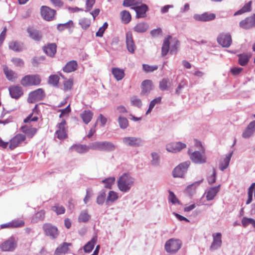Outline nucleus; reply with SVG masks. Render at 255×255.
Listing matches in <instances>:
<instances>
[{
	"label": "nucleus",
	"mask_w": 255,
	"mask_h": 255,
	"mask_svg": "<svg viewBox=\"0 0 255 255\" xmlns=\"http://www.w3.org/2000/svg\"><path fill=\"white\" fill-rule=\"evenodd\" d=\"M135 179L129 173H124L117 180L119 190L124 193L128 192L134 186Z\"/></svg>",
	"instance_id": "1"
},
{
	"label": "nucleus",
	"mask_w": 255,
	"mask_h": 255,
	"mask_svg": "<svg viewBox=\"0 0 255 255\" xmlns=\"http://www.w3.org/2000/svg\"><path fill=\"white\" fill-rule=\"evenodd\" d=\"M91 149L111 152L117 148V146L110 141H95L90 143Z\"/></svg>",
	"instance_id": "2"
},
{
	"label": "nucleus",
	"mask_w": 255,
	"mask_h": 255,
	"mask_svg": "<svg viewBox=\"0 0 255 255\" xmlns=\"http://www.w3.org/2000/svg\"><path fill=\"white\" fill-rule=\"evenodd\" d=\"M188 154L191 160L195 164H204L207 161V157L205 154L204 148L200 150H195L189 148L188 150Z\"/></svg>",
	"instance_id": "3"
},
{
	"label": "nucleus",
	"mask_w": 255,
	"mask_h": 255,
	"mask_svg": "<svg viewBox=\"0 0 255 255\" xmlns=\"http://www.w3.org/2000/svg\"><path fill=\"white\" fill-rule=\"evenodd\" d=\"M181 242L179 240L171 239L168 240L165 245V249L167 253L174 254L181 248Z\"/></svg>",
	"instance_id": "4"
},
{
	"label": "nucleus",
	"mask_w": 255,
	"mask_h": 255,
	"mask_svg": "<svg viewBox=\"0 0 255 255\" xmlns=\"http://www.w3.org/2000/svg\"><path fill=\"white\" fill-rule=\"evenodd\" d=\"M122 141L125 145L132 147L142 146L144 143V141L141 138L134 136L124 137Z\"/></svg>",
	"instance_id": "5"
},
{
	"label": "nucleus",
	"mask_w": 255,
	"mask_h": 255,
	"mask_svg": "<svg viewBox=\"0 0 255 255\" xmlns=\"http://www.w3.org/2000/svg\"><path fill=\"white\" fill-rule=\"evenodd\" d=\"M41 82V79L38 75H28L24 76L21 81V84L23 86L38 85Z\"/></svg>",
	"instance_id": "6"
},
{
	"label": "nucleus",
	"mask_w": 255,
	"mask_h": 255,
	"mask_svg": "<svg viewBox=\"0 0 255 255\" xmlns=\"http://www.w3.org/2000/svg\"><path fill=\"white\" fill-rule=\"evenodd\" d=\"M17 247V241L11 237L0 244V249L3 252H12Z\"/></svg>",
	"instance_id": "7"
},
{
	"label": "nucleus",
	"mask_w": 255,
	"mask_h": 255,
	"mask_svg": "<svg viewBox=\"0 0 255 255\" xmlns=\"http://www.w3.org/2000/svg\"><path fill=\"white\" fill-rule=\"evenodd\" d=\"M42 229L45 235L50 237L51 239L56 238L59 235L57 228L51 223L44 224Z\"/></svg>",
	"instance_id": "8"
},
{
	"label": "nucleus",
	"mask_w": 255,
	"mask_h": 255,
	"mask_svg": "<svg viewBox=\"0 0 255 255\" xmlns=\"http://www.w3.org/2000/svg\"><path fill=\"white\" fill-rule=\"evenodd\" d=\"M190 165L189 161H186L176 166L173 171L174 177H183Z\"/></svg>",
	"instance_id": "9"
},
{
	"label": "nucleus",
	"mask_w": 255,
	"mask_h": 255,
	"mask_svg": "<svg viewBox=\"0 0 255 255\" xmlns=\"http://www.w3.org/2000/svg\"><path fill=\"white\" fill-rule=\"evenodd\" d=\"M45 94L43 90L39 88L29 93L27 101L29 103H34L43 100Z\"/></svg>",
	"instance_id": "10"
},
{
	"label": "nucleus",
	"mask_w": 255,
	"mask_h": 255,
	"mask_svg": "<svg viewBox=\"0 0 255 255\" xmlns=\"http://www.w3.org/2000/svg\"><path fill=\"white\" fill-rule=\"evenodd\" d=\"M213 242L209 247L211 251H214L220 249L222 245V234L220 233H215L212 235Z\"/></svg>",
	"instance_id": "11"
},
{
	"label": "nucleus",
	"mask_w": 255,
	"mask_h": 255,
	"mask_svg": "<svg viewBox=\"0 0 255 255\" xmlns=\"http://www.w3.org/2000/svg\"><path fill=\"white\" fill-rule=\"evenodd\" d=\"M217 41L223 47L228 48L230 47L232 42L231 35L228 33H221L218 36Z\"/></svg>",
	"instance_id": "12"
},
{
	"label": "nucleus",
	"mask_w": 255,
	"mask_h": 255,
	"mask_svg": "<svg viewBox=\"0 0 255 255\" xmlns=\"http://www.w3.org/2000/svg\"><path fill=\"white\" fill-rule=\"evenodd\" d=\"M186 147V144L181 142H176L167 144L166 146V149L168 152L176 153L180 151Z\"/></svg>",
	"instance_id": "13"
},
{
	"label": "nucleus",
	"mask_w": 255,
	"mask_h": 255,
	"mask_svg": "<svg viewBox=\"0 0 255 255\" xmlns=\"http://www.w3.org/2000/svg\"><path fill=\"white\" fill-rule=\"evenodd\" d=\"M240 27L245 29H249L255 26V14L248 17L241 21L239 23Z\"/></svg>",
	"instance_id": "14"
},
{
	"label": "nucleus",
	"mask_w": 255,
	"mask_h": 255,
	"mask_svg": "<svg viewBox=\"0 0 255 255\" xmlns=\"http://www.w3.org/2000/svg\"><path fill=\"white\" fill-rule=\"evenodd\" d=\"M55 10L46 6H42L41 8L42 17L47 21H50L54 18Z\"/></svg>",
	"instance_id": "15"
},
{
	"label": "nucleus",
	"mask_w": 255,
	"mask_h": 255,
	"mask_svg": "<svg viewBox=\"0 0 255 255\" xmlns=\"http://www.w3.org/2000/svg\"><path fill=\"white\" fill-rule=\"evenodd\" d=\"M25 139V135L22 134H17L13 137L9 142V148L12 150Z\"/></svg>",
	"instance_id": "16"
},
{
	"label": "nucleus",
	"mask_w": 255,
	"mask_h": 255,
	"mask_svg": "<svg viewBox=\"0 0 255 255\" xmlns=\"http://www.w3.org/2000/svg\"><path fill=\"white\" fill-rule=\"evenodd\" d=\"M216 15L212 13L205 12L201 14H196L193 16V18L198 21H208L214 19Z\"/></svg>",
	"instance_id": "17"
},
{
	"label": "nucleus",
	"mask_w": 255,
	"mask_h": 255,
	"mask_svg": "<svg viewBox=\"0 0 255 255\" xmlns=\"http://www.w3.org/2000/svg\"><path fill=\"white\" fill-rule=\"evenodd\" d=\"M141 95H147L153 89V85L151 81L149 80H144L141 85Z\"/></svg>",
	"instance_id": "18"
},
{
	"label": "nucleus",
	"mask_w": 255,
	"mask_h": 255,
	"mask_svg": "<svg viewBox=\"0 0 255 255\" xmlns=\"http://www.w3.org/2000/svg\"><path fill=\"white\" fill-rule=\"evenodd\" d=\"M126 44L128 51L130 53H133L135 49V45L133 40L132 33L130 31H128L126 33Z\"/></svg>",
	"instance_id": "19"
},
{
	"label": "nucleus",
	"mask_w": 255,
	"mask_h": 255,
	"mask_svg": "<svg viewBox=\"0 0 255 255\" xmlns=\"http://www.w3.org/2000/svg\"><path fill=\"white\" fill-rule=\"evenodd\" d=\"M136 13L137 18H142L146 16V12L148 9V6L145 4H142L139 6H136L131 7Z\"/></svg>",
	"instance_id": "20"
},
{
	"label": "nucleus",
	"mask_w": 255,
	"mask_h": 255,
	"mask_svg": "<svg viewBox=\"0 0 255 255\" xmlns=\"http://www.w3.org/2000/svg\"><path fill=\"white\" fill-rule=\"evenodd\" d=\"M8 90L9 94L12 98L17 99L23 94L22 89L19 86L10 87L9 88Z\"/></svg>",
	"instance_id": "21"
},
{
	"label": "nucleus",
	"mask_w": 255,
	"mask_h": 255,
	"mask_svg": "<svg viewBox=\"0 0 255 255\" xmlns=\"http://www.w3.org/2000/svg\"><path fill=\"white\" fill-rule=\"evenodd\" d=\"M56 45L55 43H49L43 48L44 52L49 56L54 57L56 52Z\"/></svg>",
	"instance_id": "22"
},
{
	"label": "nucleus",
	"mask_w": 255,
	"mask_h": 255,
	"mask_svg": "<svg viewBox=\"0 0 255 255\" xmlns=\"http://www.w3.org/2000/svg\"><path fill=\"white\" fill-rule=\"evenodd\" d=\"M66 122L63 120L58 125L59 129L56 131V134L57 138L62 139L66 138L67 134L65 129Z\"/></svg>",
	"instance_id": "23"
},
{
	"label": "nucleus",
	"mask_w": 255,
	"mask_h": 255,
	"mask_svg": "<svg viewBox=\"0 0 255 255\" xmlns=\"http://www.w3.org/2000/svg\"><path fill=\"white\" fill-rule=\"evenodd\" d=\"M232 154L233 152H230L226 154L224 159L220 160L219 168L221 171H224L228 167Z\"/></svg>",
	"instance_id": "24"
},
{
	"label": "nucleus",
	"mask_w": 255,
	"mask_h": 255,
	"mask_svg": "<svg viewBox=\"0 0 255 255\" xmlns=\"http://www.w3.org/2000/svg\"><path fill=\"white\" fill-rule=\"evenodd\" d=\"M220 185L210 188L206 192V199L208 201L212 200L220 190Z\"/></svg>",
	"instance_id": "25"
},
{
	"label": "nucleus",
	"mask_w": 255,
	"mask_h": 255,
	"mask_svg": "<svg viewBox=\"0 0 255 255\" xmlns=\"http://www.w3.org/2000/svg\"><path fill=\"white\" fill-rule=\"evenodd\" d=\"M78 64L75 60H71L66 63L63 68V70L66 73H70L77 70Z\"/></svg>",
	"instance_id": "26"
},
{
	"label": "nucleus",
	"mask_w": 255,
	"mask_h": 255,
	"mask_svg": "<svg viewBox=\"0 0 255 255\" xmlns=\"http://www.w3.org/2000/svg\"><path fill=\"white\" fill-rule=\"evenodd\" d=\"M27 31L29 34V37L35 41H39L42 38V35L40 33L32 27H28Z\"/></svg>",
	"instance_id": "27"
},
{
	"label": "nucleus",
	"mask_w": 255,
	"mask_h": 255,
	"mask_svg": "<svg viewBox=\"0 0 255 255\" xmlns=\"http://www.w3.org/2000/svg\"><path fill=\"white\" fill-rule=\"evenodd\" d=\"M93 116V113L90 110H85L81 114L80 117L83 120V122L85 124H89L92 120Z\"/></svg>",
	"instance_id": "28"
},
{
	"label": "nucleus",
	"mask_w": 255,
	"mask_h": 255,
	"mask_svg": "<svg viewBox=\"0 0 255 255\" xmlns=\"http://www.w3.org/2000/svg\"><path fill=\"white\" fill-rule=\"evenodd\" d=\"M70 246H71L70 243H63L56 249L55 254L56 255H61L67 253L69 250L68 247Z\"/></svg>",
	"instance_id": "29"
},
{
	"label": "nucleus",
	"mask_w": 255,
	"mask_h": 255,
	"mask_svg": "<svg viewBox=\"0 0 255 255\" xmlns=\"http://www.w3.org/2000/svg\"><path fill=\"white\" fill-rule=\"evenodd\" d=\"M72 148L73 150L79 153L87 152L89 151V149H91V147H90V144L88 145L84 144L75 145L72 146Z\"/></svg>",
	"instance_id": "30"
},
{
	"label": "nucleus",
	"mask_w": 255,
	"mask_h": 255,
	"mask_svg": "<svg viewBox=\"0 0 255 255\" xmlns=\"http://www.w3.org/2000/svg\"><path fill=\"white\" fill-rule=\"evenodd\" d=\"M91 218V215L89 214L87 210L82 211L78 217V221L79 223H86Z\"/></svg>",
	"instance_id": "31"
},
{
	"label": "nucleus",
	"mask_w": 255,
	"mask_h": 255,
	"mask_svg": "<svg viewBox=\"0 0 255 255\" xmlns=\"http://www.w3.org/2000/svg\"><path fill=\"white\" fill-rule=\"evenodd\" d=\"M112 72L117 81L121 80L125 76L124 70L119 68H113Z\"/></svg>",
	"instance_id": "32"
},
{
	"label": "nucleus",
	"mask_w": 255,
	"mask_h": 255,
	"mask_svg": "<svg viewBox=\"0 0 255 255\" xmlns=\"http://www.w3.org/2000/svg\"><path fill=\"white\" fill-rule=\"evenodd\" d=\"M21 128V131L30 138H31L35 134L37 131L36 128L29 127L27 126H22Z\"/></svg>",
	"instance_id": "33"
},
{
	"label": "nucleus",
	"mask_w": 255,
	"mask_h": 255,
	"mask_svg": "<svg viewBox=\"0 0 255 255\" xmlns=\"http://www.w3.org/2000/svg\"><path fill=\"white\" fill-rule=\"evenodd\" d=\"M8 46L9 49L16 52L21 51L23 49V43L16 41L9 42Z\"/></svg>",
	"instance_id": "34"
},
{
	"label": "nucleus",
	"mask_w": 255,
	"mask_h": 255,
	"mask_svg": "<svg viewBox=\"0 0 255 255\" xmlns=\"http://www.w3.org/2000/svg\"><path fill=\"white\" fill-rule=\"evenodd\" d=\"M149 26L147 23L140 22L137 23L133 28L134 31L138 33L145 32L148 28Z\"/></svg>",
	"instance_id": "35"
},
{
	"label": "nucleus",
	"mask_w": 255,
	"mask_h": 255,
	"mask_svg": "<svg viewBox=\"0 0 255 255\" xmlns=\"http://www.w3.org/2000/svg\"><path fill=\"white\" fill-rule=\"evenodd\" d=\"M97 237H94L91 241L88 242L83 247L85 252L90 253L93 249L97 242Z\"/></svg>",
	"instance_id": "36"
},
{
	"label": "nucleus",
	"mask_w": 255,
	"mask_h": 255,
	"mask_svg": "<svg viewBox=\"0 0 255 255\" xmlns=\"http://www.w3.org/2000/svg\"><path fill=\"white\" fill-rule=\"evenodd\" d=\"M202 180L193 183L189 185L186 189V192L189 196H192L196 191L197 187L202 182Z\"/></svg>",
	"instance_id": "37"
},
{
	"label": "nucleus",
	"mask_w": 255,
	"mask_h": 255,
	"mask_svg": "<svg viewBox=\"0 0 255 255\" xmlns=\"http://www.w3.org/2000/svg\"><path fill=\"white\" fill-rule=\"evenodd\" d=\"M119 125L121 128L126 129L128 126V119L122 116H119L118 119Z\"/></svg>",
	"instance_id": "38"
},
{
	"label": "nucleus",
	"mask_w": 255,
	"mask_h": 255,
	"mask_svg": "<svg viewBox=\"0 0 255 255\" xmlns=\"http://www.w3.org/2000/svg\"><path fill=\"white\" fill-rule=\"evenodd\" d=\"M115 181V178L114 177H110L103 180L102 182L104 184V187L105 188L111 189Z\"/></svg>",
	"instance_id": "39"
},
{
	"label": "nucleus",
	"mask_w": 255,
	"mask_h": 255,
	"mask_svg": "<svg viewBox=\"0 0 255 255\" xmlns=\"http://www.w3.org/2000/svg\"><path fill=\"white\" fill-rule=\"evenodd\" d=\"M122 20L124 23H128L131 20V15L129 12L127 10H123L121 12Z\"/></svg>",
	"instance_id": "40"
},
{
	"label": "nucleus",
	"mask_w": 255,
	"mask_h": 255,
	"mask_svg": "<svg viewBox=\"0 0 255 255\" xmlns=\"http://www.w3.org/2000/svg\"><path fill=\"white\" fill-rule=\"evenodd\" d=\"M59 79V77L57 75H52L49 77L48 83L54 87H58Z\"/></svg>",
	"instance_id": "41"
},
{
	"label": "nucleus",
	"mask_w": 255,
	"mask_h": 255,
	"mask_svg": "<svg viewBox=\"0 0 255 255\" xmlns=\"http://www.w3.org/2000/svg\"><path fill=\"white\" fill-rule=\"evenodd\" d=\"M170 41L169 38L164 39L162 47V55L165 56L169 50Z\"/></svg>",
	"instance_id": "42"
},
{
	"label": "nucleus",
	"mask_w": 255,
	"mask_h": 255,
	"mask_svg": "<svg viewBox=\"0 0 255 255\" xmlns=\"http://www.w3.org/2000/svg\"><path fill=\"white\" fill-rule=\"evenodd\" d=\"M45 217V212L41 210L36 213L35 216L32 218V222L34 223L38 222L39 221H42Z\"/></svg>",
	"instance_id": "43"
},
{
	"label": "nucleus",
	"mask_w": 255,
	"mask_h": 255,
	"mask_svg": "<svg viewBox=\"0 0 255 255\" xmlns=\"http://www.w3.org/2000/svg\"><path fill=\"white\" fill-rule=\"evenodd\" d=\"M161 98L159 97L152 100L149 106V108L146 112V115L149 114L153 109L156 104H159L161 102Z\"/></svg>",
	"instance_id": "44"
},
{
	"label": "nucleus",
	"mask_w": 255,
	"mask_h": 255,
	"mask_svg": "<svg viewBox=\"0 0 255 255\" xmlns=\"http://www.w3.org/2000/svg\"><path fill=\"white\" fill-rule=\"evenodd\" d=\"M152 159L151 163L153 166H157L159 165L160 157L159 154L156 152H152L151 154Z\"/></svg>",
	"instance_id": "45"
},
{
	"label": "nucleus",
	"mask_w": 255,
	"mask_h": 255,
	"mask_svg": "<svg viewBox=\"0 0 255 255\" xmlns=\"http://www.w3.org/2000/svg\"><path fill=\"white\" fill-rule=\"evenodd\" d=\"M79 24L83 29H87L91 25V20L87 18H82L79 20Z\"/></svg>",
	"instance_id": "46"
},
{
	"label": "nucleus",
	"mask_w": 255,
	"mask_h": 255,
	"mask_svg": "<svg viewBox=\"0 0 255 255\" xmlns=\"http://www.w3.org/2000/svg\"><path fill=\"white\" fill-rule=\"evenodd\" d=\"M251 8V1H249V2L247 3L241 9L236 11L234 15L241 14L244 12L249 11L250 10Z\"/></svg>",
	"instance_id": "47"
},
{
	"label": "nucleus",
	"mask_w": 255,
	"mask_h": 255,
	"mask_svg": "<svg viewBox=\"0 0 255 255\" xmlns=\"http://www.w3.org/2000/svg\"><path fill=\"white\" fill-rule=\"evenodd\" d=\"M249 61V57L246 54H240L239 55V63L241 66H245Z\"/></svg>",
	"instance_id": "48"
},
{
	"label": "nucleus",
	"mask_w": 255,
	"mask_h": 255,
	"mask_svg": "<svg viewBox=\"0 0 255 255\" xmlns=\"http://www.w3.org/2000/svg\"><path fill=\"white\" fill-rule=\"evenodd\" d=\"M242 224L244 227H247L249 225L251 224L255 228V220L252 218L243 217L242 220Z\"/></svg>",
	"instance_id": "49"
},
{
	"label": "nucleus",
	"mask_w": 255,
	"mask_h": 255,
	"mask_svg": "<svg viewBox=\"0 0 255 255\" xmlns=\"http://www.w3.org/2000/svg\"><path fill=\"white\" fill-rule=\"evenodd\" d=\"M169 84V80L168 79L164 78L159 83V88L161 91L167 90Z\"/></svg>",
	"instance_id": "50"
},
{
	"label": "nucleus",
	"mask_w": 255,
	"mask_h": 255,
	"mask_svg": "<svg viewBox=\"0 0 255 255\" xmlns=\"http://www.w3.org/2000/svg\"><path fill=\"white\" fill-rule=\"evenodd\" d=\"M131 104L137 108H140L142 106V102L140 99L137 98V96H132L130 98Z\"/></svg>",
	"instance_id": "51"
},
{
	"label": "nucleus",
	"mask_w": 255,
	"mask_h": 255,
	"mask_svg": "<svg viewBox=\"0 0 255 255\" xmlns=\"http://www.w3.org/2000/svg\"><path fill=\"white\" fill-rule=\"evenodd\" d=\"M118 198V196L117 193L114 191H110L109 192L108 196L107 198L106 202H113L117 200Z\"/></svg>",
	"instance_id": "52"
},
{
	"label": "nucleus",
	"mask_w": 255,
	"mask_h": 255,
	"mask_svg": "<svg viewBox=\"0 0 255 255\" xmlns=\"http://www.w3.org/2000/svg\"><path fill=\"white\" fill-rule=\"evenodd\" d=\"M3 71L8 80L12 81L16 77L15 73L13 71L10 70H8L7 68H4Z\"/></svg>",
	"instance_id": "53"
},
{
	"label": "nucleus",
	"mask_w": 255,
	"mask_h": 255,
	"mask_svg": "<svg viewBox=\"0 0 255 255\" xmlns=\"http://www.w3.org/2000/svg\"><path fill=\"white\" fill-rule=\"evenodd\" d=\"M51 209L53 211L56 212L57 215L63 214L65 212V208L62 206H59V205H56L52 206Z\"/></svg>",
	"instance_id": "54"
},
{
	"label": "nucleus",
	"mask_w": 255,
	"mask_h": 255,
	"mask_svg": "<svg viewBox=\"0 0 255 255\" xmlns=\"http://www.w3.org/2000/svg\"><path fill=\"white\" fill-rule=\"evenodd\" d=\"M142 0H124L123 2V5L124 6H130L131 5L140 4Z\"/></svg>",
	"instance_id": "55"
},
{
	"label": "nucleus",
	"mask_w": 255,
	"mask_h": 255,
	"mask_svg": "<svg viewBox=\"0 0 255 255\" xmlns=\"http://www.w3.org/2000/svg\"><path fill=\"white\" fill-rule=\"evenodd\" d=\"M108 23L107 22H105L103 26L99 28L98 31L96 33V36L97 37H102L103 36V34L104 33V32L106 30V29L108 28Z\"/></svg>",
	"instance_id": "56"
},
{
	"label": "nucleus",
	"mask_w": 255,
	"mask_h": 255,
	"mask_svg": "<svg viewBox=\"0 0 255 255\" xmlns=\"http://www.w3.org/2000/svg\"><path fill=\"white\" fill-rule=\"evenodd\" d=\"M73 84V81L72 79H68L64 81V90L65 91H69L71 89Z\"/></svg>",
	"instance_id": "57"
},
{
	"label": "nucleus",
	"mask_w": 255,
	"mask_h": 255,
	"mask_svg": "<svg viewBox=\"0 0 255 255\" xmlns=\"http://www.w3.org/2000/svg\"><path fill=\"white\" fill-rule=\"evenodd\" d=\"M143 70L146 72H153L158 69L157 65H152L150 66L147 64H143L142 65Z\"/></svg>",
	"instance_id": "58"
},
{
	"label": "nucleus",
	"mask_w": 255,
	"mask_h": 255,
	"mask_svg": "<svg viewBox=\"0 0 255 255\" xmlns=\"http://www.w3.org/2000/svg\"><path fill=\"white\" fill-rule=\"evenodd\" d=\"M12 228H18L24 226V222L21 220H14L10 222Z\"/></svg>",
	"instance_id": "59"
},
{
	"label": "nucleus",
	"mask_w": 255,
	"mask_h": 255,
	"mask_svg": "<svg viewBox=\"0 0 255 255\" xmlns=\"http://www.w3.org/2000/svg\"><path fill=\"white\" fill-rule=\"evenodd\" d=\"M106 193L104 191L100 192L97 198V203L99 205H102L105 201Z\"/></svg>",
	"instance_id": "60"
},
{
	"label": "nucleus",
	"mask_w": 255,
	"mask_h": 255,
	"mask_svg": "<svg viewBox=\"0 0 255 255\" xmlns=\"http://www.w3.org/2000/svg\"><path fill=\"white\" fill-rule=\"evenodd\" d=\"M169 197L168 200L170 202H171L173 204H175L176 203H179V201L178 199L176 198V196L174 194L173 192L170 190H169Z\"/></svg>",
	"instance_id": "61"
},
{
	"label": "nucleus",
	"mask_w": 255,
	"mask_h": 255,
	"mask_svg": "<svg viewBox=\"0 0 255 255\" xmlns=\"http://www.w3.org/2000/svg\"><path fill=\"white\" fill-rule=\"evenodd\" d=\"M187 85V81L185 80H183L178 85L177 89H176V94L179 95L181 93V91L185 86Z\"/></svg>",
	"instance_id": "62"
},
{
	"label": "nucleus",
	"mask_w": 255,
	"mask_h": 255,
	"mask_svg": "<svg viewBox=\"0 0 255 255\" xmlns=\"http://www.w3.org/2000/svg\"><path fill=\"white\" fill-rule=\"evenodd\" d=\"M174 44L171 45L170 49V53L171 54H175L176 53L179 45V41L177 40L174 39Z\"/></svg>",
	"instance_id": "63"
},
{
	"label": "nucleus",
	"mask_w": 255,
	"mask_h": 255,
	"mask_svg": "<svg viewBox=\"0 0 255 255\" xmlns=\"http://www.w3.org/2000/svg\"><path fill=\"white\" fill-rule=\"evenodd\" d=\"M95 3V0H87L86 1V12L90 11L94 4Z\"/></svg>",
	"instance_id": "64"
}]
</instances>
